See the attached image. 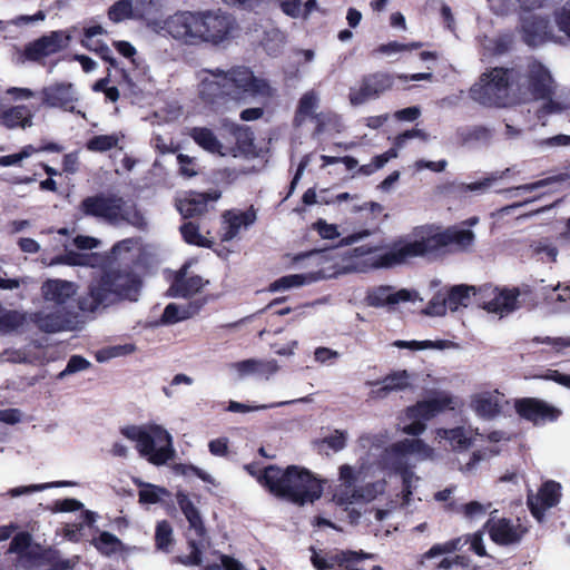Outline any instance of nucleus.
<instances>
[{"mask_svg":"<svg viewBox=\"0 0 570 570\" xmlns=\"http://www.w3.org/2000/svg\"><path fill=\"white\" fill-rule=\"evenodd\" d=\"M448 439L450 440L453 449L466 450L471 446L472 440L469 438L463 428L458 426L449 431Z\"/></svg>","mask_w":570,"mask_h":570,"instance_id":"48","label":"nucleus"},{"mask_svg":"<svg viewBox=\"0 0 570 570\" xmlns=\"http://www.w3.org/2000/svg\"><path fill=\"white\" fill-rule=\"evenodd\" d=\"M202 304L198 303H189L186 306H178L175 303L168 304L161 315L163 324H176L178 322L185 321L199 312Z\"/></svg>","mask_w":570,"mask_h":570,"instance_id":"26","label":"nucleus"},{"mask_svg":"<svg viewBox=\"0 0 570 570\" xmlns=\"http://www.w3.org/2000/svg\"><path fill=\"white\" fill-rule=\"evenodd\" d=\"M30 321L43 333H58L69 330L71 326L70 315L61 311L45 313L35 312L30 315Z\"/></svg>","mask_w":570,"mask_h":570,"instance_id":"20","label":"nucleus"},{"mask_svg":"<svg viewBox=\"0 0 570 570\" xmlns=\"http://www.w3.org/2000/svg\"><path fill=\"white\" fill-rule=\"evenodd\" d=\"M33 125V112L26 105H17L0 111V126L7 129H26Z\"/></svg>","mask_w":570,"mask_h":570,"instance_id":"22","label":"nucleus"},{"mask_svg":"<svg viewBox=\"0 0 570 570\" xmlns=\"http://www.w3.org/2000/svg\"><path fill=\"white\" fill-rule=\"evenodd\" d=\"M69 484L70 483L67 482V481H57V482L42 483V484H32V485H28V487H17V488L11 489L9 491V494L12 498H16V497H19V495H22V494H28V493H32V492H39V491H42V490H46V489H49V488L67 487Z\"/></svg>","mask_w":570,"mask_h":570,"instance_id":"45","label":"nucleus"},{"mask_svg":"<svg viewBox=\"0 0 570 570\" xmlns=\"http://www.w3.org/2000/svg\"><path fill=\"white\" fill-rule=\"evenodd\" d=\"M90 365V362L83 356L72 355L69 358L66 368L60 373V376L87 370Z\"/></svg>","mask_w":570,"mask_h":570,"instance_id":"53","label":"nucleus"},{"mask_svg":"<svg viewBox=\"0 0 570 570\" xmlns=\"http://www.w3.org/2000/svg\"><path fill=\"white\" fill-rule=\"evenodd\" d=\"M471 291H474L473 286L464 284L452 286L446 295L449 308L451 311H456L460 306H468Z\"/></svg>","mask_w":570,"mask_h":570,"instance_id":"36","label":"nucleus"},{"mask_svg":"<svg viewBox=\"0 0 570 570\" xmlns=\"http://www.w3.org/2000/svg\"><path fill=\"white\" fill-rule=\"evenodd\" d=\"M222 193L218 189H212L205 193H191L187 198L179 200L178 212L184 218H194L207 210L209 202H216Z\"/></svg>","mask_w":570,"mask_h":570,"instance_id":"19","label":"nucleus"},{"mask_svg":"<svg viewBox=\"0 0 570 570\" xmlns=\"http://www.w3.org/2000/svg\"><path fill=\"white\" fill-rule=\"evenodd\" d=\"M306 283V277L301 274H292L282 276L281 278L274 281L269 284V292H279L285 291L292 287H298Z\"/></svg>","mask_w":570,"mask_h":570,"instance_id":"41","label":"nucleus"},{"mask_svg":"<svg viewBox=\"0 0 570 570\" xmlns=\"http://www.w3.org/2000/svg\"><path fill=\"white\" fill-rule=\"evenodd\" d=\"M236 145L242 153H249L254 148V135L249 127L236 126L233 130Z\"/></svg>","mask_w":570,"mask_h":570,"instance_id":"42","label":"nucleus"},{"mask_svg":"<svg viewBox=\"0 0 570 570\" xmlns=\"http://www.w3.org/2000/svg\"><path fill=\"white\" fill-rule=\"evenodd\" d=\"M532 342L537 343V344H548V345H551V347L553 348V351L556 353H560L563 348L570 346V338H562V337H550V336L540 337V336H534L532 338Z\"/></svg>","mask_w":570,"mask_h":570,"instance_id":"54","label":"nucleus"},{"mask_svg":"<svg viewBox=\"0 0 570 570\" xmlns=\"http://www.w3.org/2000/svg\"><path fill=\"white\" fill-rule=\"evenodd\" d=\"M487 528L491 540L499 546H512L519 543L528 529L522 524L514 523L511 519L500 518L489 520Z\"/></svg>","mask_w":570,"mask_h":570,"instance_id":"13","label":"nucleus"},{"mask_svg":"<svg viewBox=\"0 0 570 570\" xmlns=\"http://www.w3.org/2000/svg\"><path fill=\"white\" fill-rule=\"evenodd\" d=\"M176 498L179 509L189 523V528L195 531L197 538L200 540L204 539L207 534V530L199 510L195 507L186 493L178 492Z\"/></svg>","mask_w":570,"mask_h":570,"instance_id":"25","label":"nucleus"},{"mask_svg":"<svg viewBox=\"0 0 570 570\" xmlns=\"http://www.w3.org/2000/svg\"><path fill=\"white\" fill-rule=\"evenodd\" d=\"M257 219V210L254 205H250L246 210L240 212L236 209L226 210L223 214V233L220 239L223 242H229L234 239L242 227L252 226Z\"/></svg>","mask_w":570,"mask_h":570,"instance_id":"15","label":"nucleus"},{"mask_svg":"<svg viewBox=\"0 0 570 570\" xmlns=\"http://www.w3.org/2000/svg\"><path fill=\"white\" fill-rule=\"evenodd\" d=\"M41 293L45 301L53 302L57 305H63L75 295L76 289L71 282L48 279L42 284Z\"/></svg>","mask_w":570,"mask_h":570,"instance_id":"24","label":"nucleus"},{"mask_svg":"<svg viewBox=\"0 0 570 570\" xmlns=\"http://www.w3.org/2000/svg\"><path fill=\"white\" fill-rule=\"evenodd\" d=\"M209 452L216 456H225L228 453V439L217 438L208 443Z\"/></svg>","mask_w":570,"mask_h":570,"instance_id":"63","label":"nucleus"},{"mask_svg":"<svg viewBox=\"0 0 570 570\" xmlns=\"http://www.w3.org/2000/svg\"><path fill=\"white\" fill-rule=\"evenodd\" d=\"M131 0H118L108 9V19L114 23H119L126 19L132 18Z\"/></svg>","mask_w":570,"mask_h":570,"instance_id":"39","label":"nucleus"},{"mask_svg":"<svg viewBox=\"0 0 570 570\" xmlns=\"http://www.w3.org/2000/svg\"><path fill=\"white\" fill-rule=\"evenodd\" d=\"M31 534L28 532L17 533L10 542V551L19 554L28 553V549L31 546Z\"/></svg>","mask_w":570,"mask_h":570,"instance_id":"50","label":"nucleus"},{"mask_svg":"<svg viewBox=\"0 0 570 570\" xmlns=\"http://www.w3.org/2000/svg\"><path fill=\"white\" fill-rule=\"evenodd\" d=\"M259 484L274 497L298 507L314 503L323 494L322 480L305 466L296 464L265 466Z\"/></svg>","mask_w":570,"mask_h":570,"instance_id":"4","label":"nucleus"},{"mask_svg":"<svg viewBox=\"0 0 570 570\" xmlns=\"http://www.w3.org/2000/svg\"><path fill=\"white\" fill-rule=\"evenodd\" d=\"M119 137L116 134L96 135L86 142V148L94 153H105L117 147Z\"/></svg>","mask_w":570,"mask_h":570,"instance_id":"38","label":"nucleus"},{"mask_svg":"<svg viewBox=\"0 0 570 570\" xmlns=\"http://www.w3.org/2000/svg\"><path fill=\"white\" fill-rule=\"evenodd\" d=\"M188 136L204 150L212 154L220 153L222 144L212 129L191 127L188 130Z\"/></svg>","mask_w":570,"mask_h":570,"instance_id":"27","label":"nucleus"},{"mask_svg":"<svg viewBox=\"0 0 570 570\" xmlns=\"http://www.w3.org/2000/svg\"><path fill=\"white\" fill-rule=\"evenodd\" d=\"M23 56L27 60L35 61V62L39 61L46 57L38 39H36L24 46Z\"/></svg>","mask_w":570,"mask_h":570,"instance_id":"57","label":"nucleus"},{"mask_svg":"<svg viewBox=\"0 0 570 570\" xmlns=\"http://www.w3.org/2000/svg\"><path fill=\"white\" fill-rule=\"evenodd\" d=\"M475 413L483 419H493L501 412V406L497 397L492 395H478L472 401Z\"/></svg>","mask_w":570,"mask_h":570,"instance_id":"33","label":"nucleus"},{"mask_svg":"<svg viewBox=\"0 0 570 570\" xmlns=\"http://www.w3.org/2000/svg\"><path fill=\"white\" fill-rule=\"evenodd\" d=\"M302 0H279V8L284 14L291 18H299Z\"/></svg>","mask_w":570,"mask_h":570,"instance_id":"60","label":"nucleus"},{"mask_svg":"<svg viewBox=\"0 0 570 570\" xmlns=\"http://www.w3.org/2000/svg\"><path fill=\"white\" fill-rule=\"evenodd\" d=\"M394 85V73L387 71L366 73L360 79L357 88L350 89V102L353 106H360L368 100L377 99L385 92L392 90Z\"/></svg>","mask_w":570,"mask_h":570,"instance_id":"9","label":"nucleus"},{"mask_svg":"<svg viewBox=\"0 0 570 570\" xmlns=\"http://www.w3.org/2000/svg\"><path fill=\"white\" fill-rule=\"evenodd\" d=\"M561 499V484L553 480L544 481L538 489V493H529L527 505L532 517L542 522L546 511L558 505Z\"/></svg>","mask_w":570,"mask_h":570,"instance_id":"11","label":"nucleus"},{"mask_svg":"<svg viewBox=\"0 0 570 570\" xmlns=\"http://www.w3.org/2000/svg\"><path fill=\"white\" fill-rule=\"evenodd\" d=\"M314 229H316L318 235L324 239H335L336 237L340 236L337 226L334 224H327L323 219H318L314 224Z\"/></svg>","mask_w":570,"mask_h":570,"instance_id":"56","label":"nucleus"},{"mask_svg":"<svg viewBox=\"0 0 570 570\" xmlns=\"http://www.w3.org/2000/svg\"><path fill=\"white\" fill-rule=\"evenodd\" d=\"M421 115V110L417 106L406 107L397 110L394 117L399 121H414Z\"/></svg>","mask_w":570,"mask_h":570,"instance_id":"64","label":"nucleus"},{"mask_svg":"<svg viewBox=\"0 0 570 570\" xmlns=\"http://www.w3.org/2000/svg\"><path fill=\"white\" fill-rule=\"evenodd\" d=\"M529 90L537 100H548L552 104L553 79L549 70L540 62H533L528 71Z\"/></svg>","mask_w":570,"mask_h":570,"instance_id":"14","label":"nucleus"},{"mask_svg":"<svg viewBox=\"0 0 570 570\" xmlns=\"http://www.w3.org/2000/svg\"><path fill=\"white\" fill-rule=\"evenodd\" d=\"M27 323V314L17 309H6L0 306V333L17 332Z\"/></svg>","mask_w":570,"mask_h":570,"instance_id":"30","label":"nucleus"},{"mask_svg":"<svg viewBox=\"0 0 570 570\" xmlns=\"http://www.w3.org/2000/svg\"><path fill=\"white\" fill-rule=\"evenodd\" d=\"M140 287L141 281L132 272L106 271L90 281L87 295L79 299V308L95 312L124 299L137 301Z\"/></svg>","mask_w":570,"mask_h":570,"instance_id":"5","label":"nucleus"},{"mask_svg":"<svg viewBox=\"0 0 570 570\" xmlns=\"http://www.w3.org/2000/svg\"><path fill=\"white\" fill-rule=\"evenodd\" d=\"M426 449V444L421 439H405L395 444V451L402 454L417 453Z\"/></svg>","mask_w":570,"mask_h":570,"instance_id":"51","label":"nucleus"},{"mask_svg":"<svg viewBox=\"0 0 570 570\" xmlns=\"http://www.w3.org/2000/svg\"><path fill=\"white\" fill-rule=\"evenodd\" d=\"M167 490L154 484H146L144 489L139 490V503L156 504L160 501V494H166Z\"/></svg>","mask_w":570,"mask_h":570,"instance_id":"46","label":"nucleus"},{"mask_svg":"<svg viewBox=\"0 0 570 570\" xmlns=\"http://www.w3.org/2000/svg\"><path fill=\"white\" fill-rule=\"evenodd\" d=\"M120 433L136 442L139 455L156 466L166 464L175 456L173 438L160 425H127L120 429Z\"/></svg>","mask_w":570,"mask_h":570,"instance_id":"8","label":"nucleus"},{"mask_svg":"<svg viewBox=\"0 0 570 570\" xmlns=\"http://www.w3.org/2000/svg\"><path fill=\"white\" fill-rule=\"evenodd\" d=\"M177 161L179 164V173L185 177H194L197 175V171L194 168V158L189 157L185 154L177 155Z\"/></svg>","mask_w":570,"mask_h":570,"instance_id":"58","label":"nucleus"},{"mask_svg":"<svg viewBox=\"0 0 570 570\" xmlns=\"http://www.w3.org/2000/svg\"><path fill=\"white\" fill-rule=\"evenodd\" d=\"M413 235V242L395 243L389 252L376 256L372 266L375 268L392 267L413 257L431 259L465 252L475 239L471 229H462L456 226L443 228L434 224L415 227Z\"/></svg>","mask_w":570,"mask_h":570,"instance_id":"1","label":"nucleus"},{"mask_svg":"<svg viewBox=\"0 0 570 570\" xmlns=\"http://www.w3.org/2000/svg\"><path fill=\"white\" fill-rule=\"evenodd\" d=\"M517 414L533 424L554 422L561 415V411L543 400L535 397H522L514 402Z\"/></svg>","mask_w":570,"mask_h":570,"instance_id":"10","label":"nucleus"},{"mask_svg":"<svg viewBox=\"0 0 570 570\" xmlns=\"http://www.w3.org/2000/svg\"><path fill=\"white\" fill-rule=\"evenodd\" d=\"M461 511L464 517L474 519L484 515L487 508L478 501H470L461 507Z\"/></svg>","mask_w":570,"mask_h":570,"instance_id":"59","label":"nucleus"},{"mask_svg":"<svg viewBox=\"0 0 570 570\" xmlns=\"http://www.w3.org/2000/svg\"><path fill=\"white\" fill-rule=\"evenodd\" d=\"M213 79H204L199 86V97L217 110L233 100L242 102L247 97L272 98L275 90L266 79L255 77L247 67H234L228 71H210Z\"/></svg>","mask_w":570,"mask_h":570,"instance_id":"3","label":"nucleus"},{"mask_svg":"<svg viewBox=\"0 0 570 570\" xmlns=\"http://www.w3.org/2000/svg\"><path fill=\"white\" fill-rule=\"evenodd\" d=\"M40 94L45 107L59 108L70 112H73L75 102L78 100L73 85L67 81L55 82L43 87Z\"/></svg>","mask_w":570,"mask_h":570,"instance_id":"12","label":"nucleus"},{"mask_svg":"<svg viewBox=\"0 0 570 570\" xmlns=\"http://www.w3.org/2000/svg\"><path fill=\"white\" fill-rule=\"evenodd\" d=\"M522 70L518 67H494L488 69L480 78V85L471 88V97L487 107H505L509 104V91L521 90Z\"/></svg>","mask_w":570,"mask_h":570,"instance_id":"7","label":"nucleus"},{"mask_svg":"<svg viewBox=\"0 0 570 570\" xmlns=\"http://www.w3.org/2000/svg\"><path fill=\"white\" fill-rule=\"evenodd\" d=\"M187 543L191 550L190 553L188 556H176L173 558V562L184 566H199L203 560V553L199 544L194 539L188 540Z\"/></svg>","mask_w":570,"mask_h":570,"instance_id":"43","label":"nucleus"},{"mask_svg":"<svg viewBox=\"0 0 570 570\" xmlns=\"http://www.w3.org/2000/svg\"><path fill=\"white\" fill-rule=\"evenodd\" d=\"M174 543V530L169 521H158L155 529V547L163 552H169Z\"/></svg>","mask_w":570,"mask_h":570,"instance_id":"34","label":"nucleus"},{"mask_svg":"<svg viewBox=\"0 0 570 570\" xmlns=\"http://www.w3.org/2000/svg\"><path fill=\"white\" fill-rule=\"evenodd\" d=\"M42 51L46 57L51 56L67 48L70 41V36L62 30L51 31L49 35L38 38Z\"/></svg>","mask_w":570,"mask_h":570,"instance_id":"28","label":"nucleus"},{"mask_svg":"<svg viewBox=\"0 0 570 570\" xmlns=\"http://www.w3.org/2000/svg\"><path fill=\"white\" fill-rule=\"evenodd\" d=\"M358 472H356L351 465L343 464L340 466L341 484L334 494L338 504H351L363 498L361 490L356 488Z\"/></svg>","mask_w":570,"mask_h":570,"instance_id":"17","label":"nucleus"},{"mask_svg":"<svg viewBox=\"0 0 570 570\" xmlns=\"http://www.w3.org/2000/svg\"><path fill=\"white\" fill-rule=\"evenodd\" d=\"M556 22L560 31L570 38V8L562 7L556 12Z\"/></svg>","mask_w":570,"mask_h":570,"instance_id":"62","label":"nucleus"},{"mask_svg":"<svg viewBox=\"0 0 570 570\" xmlns=\"http://www.w3.org/2000/svg\"><path fill=\"white\" fill-rule=\"evenodd\" d=\"M448 307L446 297L436 295L429 302L424 312L428 315L443 316L445 315Z\"/></svg>","mask_w":570,"mask_h":570,"instance_id":"55","label":"nucleus"},{"mask_svg":"<svg viewBox=\"0 0 570 570\" xmlns=\"http://www.w3.org/2000/svg\"><path fill=\"white\" fill-rule=\"evenodd\" d=\"M315 128L313 131L314 137H320L327 131H340L341 118L333 111H321L313 115Z\"/></svg>","mask_w":570,"mask_h":570,"instance_id":"31","label":"nucleus"},{"mask_svg":"<svg viewBox=\"0 0 570 570\" xmlns=\"http://www.w3.org/2000/svg\"><path fill=\"white\" fill-rule=\"evenodd\" d=\"M540 377L546 381H552V382L558 383L567 389H570V374H563V373L559 372L558 370L549 368Z\"/></svg>","mask_w":570,"mask_h":570,"instance_id":"61","label":"nucleus"},{"mask_svg":"<svg viewBox=\"0 0 570 570\" xmlns=\"http://www.w3.org/2000/svg\"><path fill=\"white\" fill-rule=\"evenodd\" d=\"M409 375L406 371H399L386 375L382 381V386L377 390L379 396H385L392 391H401L409 385Z\"/></svg>","mask_w":570,"mask_h":570,"instance_id":"35","label":"nucleus"},{"mask_svg":"<svg viewBox=\"0 0 570 570\" xmlns=\"http://www.w3.org/2000/svg\"><path fill=\"white\" fill-rule=\"evenodd\" d=\"M91 255L81 254L75 250H69L63 255H59L53 259V263L65 264L69 266H88L90 263Z\"/></svg>","mask_w":570,"mask_h":570,"instance_id":"44","label":"nucleus"},{"mask_svg":"<svg viewBox=\"0 0 570 570\" xmlns=\"http://www.w3.org/2000/svg\"><path fill=\"white\" fill-rule=\"evenodd\" d=\"M188 265H183L174 275L168 295L170 297H190L199 293L205 286L204 279L199 275L187 276Z\"/></svg>","mask_w":570,"mask_h":570,"instance_id":"16","label":"nucleus"},{"mask_svg":"<svg viewBox=\"0 0 570 570\" xmlns=\"http://www.w3.org/2000/svg\"><path fill=\"white\" fill-rule=\"evenodd\" d=\"M548 17L529 12L521 17V32L523 41L531 47L541 43L550 33Z\"/></svg>","mask_w":570,"mask_h":570,"instance_id":"18","label":"nucleus"},{"mask_svg":"<svg viewBox=\"0 0 570 570\" xmlns=\"http://www.w3.org/2000/svg\"><path fill=\"white\" fill-rule=\"evenodd\" d=\"M91 544L105 557H111L124 549L121 540L107 531H102L97 538H94Z\"/></svg>","mask_w":570,"mask_h":570,"instance_id":"32","label":"nucleus"},{"mask_svg":"<svg viewBox=\"0 0 570 570\" xmlns=\"http://www.w3.org/2000/svg\"><path fill=\"white\" fill-rule=\"evenodd\" d=\"M519 295L520 291L518 287L495 289L493 298L484 303L483 307L490 313H511L519 307Z\"/></svg>","mask_w":570,"mask_h":570,"instance_id":"23","label":"nucleus"},{"mask_svg":"<svg viewBox=\"0 0 570 570\" xmlns=\"http://www.w3.org/2000/svg\"><path fill=\"white\" fill-rule=\"evenodd\" d=\"M460 543H461V539L460 538L452 539V540L446 541L444 543H436V544L432 546L424 553V557L426 559H432V558H434L436 556H440V554L452 553V552L456 551L460 548Z\"/></svg>","mask_w":570,"mask_h":570,"instance_id":"47","label":"nucleus"},{"mask_svg":"<svg viewBox=\"0 0 570 570\" xmlns=\"http://www.w3.org/2000/svg\"><path fill=\"white\" fill-rule=\"evenodd\" d=\"M78 213L82 217L100 219L111 225L126 223L138 229L147 226L145 216L136 203L126 200L115 193L99 191L85 197L78 206Z\"/></svg>","mask_w":570,"mask_h":570,"instance_id":"6","label":"nucleus"},{"mask_svg":"<svg viewBox=\"0 0 570 570\" xmlns=\"http://www.w3.org/2000/svg\"><path fill=\"white\" fill-rule=\"evenodd\" d=\"M449 396L433 397L416 402V404L409 406L405 411L407 419H420L428 421L436 414L443 412L451 404Z\"/></svg>","mask_w":570,"mask_h":570,"instance_id":"21","label":"nucleus"},{"mask_svg":"<svg viewBox=\"0 0 570 570\" xmlns=\"http://www.w3.org/2000/svg\"><path fill=\"white\" fill-rule=\"evenodd\" d=\"M318 106V98L314 91L305 92L298 100V105L294 115V126L299 127L304 124L307 117L313 118L315 109Z\"/></svg>","mask_w":570,"mask_h":570,"instance_id":"29","label":"nucleus"},{"mask_svg":"<svg viewBox=\"0 0 570 570\" xmlns=\"http://www.w3.org/2000/svg\"><path fill=\"white\" fill-rule=\"evenodd\" d=\"M391 288L387 286H381L367 295V303L373 307H383L385 305H391Z\"/></svg>","mask_w":570,"mask_h":570,"instance_id":"49","label":"nucleus"},{"mask_svg":"<svg viewBox=\"0 0 570 570\" xmlns=\"http://www.w3.org/2000/svg\"><path fill=\"white\" fill-rule=\"evenodd\" d=\"M160 31L186 46L230 43L238 35L237 19L222 9L178 10L163 20Z\"/></svg>","mask_w":570,"mask_h":570,"instance_id":"2","label":"nucleus"},{"mask_svg":"<svg viewBox=\"0 0 570 570\" xmlns=\"http://www.w3.org/2000/svg\"><path fill=\"white\" fill-rule=\"evenodd\" d=\"M180 234L183 236V239L189 245H195V246L206 247V248H209L212 245V242L208 240L206 237H204L199 233L198 225L193 222L183 224L180 226Z\"/></svg>","mask_w":570,"mask_h":570,"instance_id":"37","label":"nucleus"},{"mask_svg":"<svg viewBox=\"0 0 570 570\" xmlns=\"http://www.w3.org/2000/svg\"><path fill=\"white\" fill-rule=\"evenodd\" d=\"M27 557L31 560L38 561L42 564H48L50 567L53 562H56L57 559L60 558V551L52 547L42 548L37 546V549L28 551Z\"/></svg>","mask_w":570,"mask_h":570,"instance_id":"40","label":"nucleus"},{"mask_svg":"<svg viewBox=\"0 0 570 570\" xmlns=\"http://www.w3.org/2000/svg\"><path fill=\"white\" fill-rule=\"evenodd\" d=\"M513 46V37L509 33L500 35L491 41V50L493 55L501 56L511 50Z\"/></svg>","mask_w":570,"mask_h":570,"instance_id":"52","label":"nucleus"}]
</instances>
